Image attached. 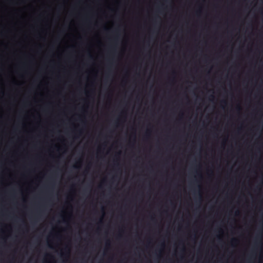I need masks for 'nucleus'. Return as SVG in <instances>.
I'll list each match as a JSON object with an SVG mask.
<instances>
[{
  "label": "nucleus",
  "instance_id": "1",
  "mask_svg": "<svg viewBox=\"0 0 263 263\" xmlns=\"http://www.w3.org/2000/svg\"><path fill=\"white\" fill-rule=\"evenodd\" d=\"M237 242V240L235 238L233 239L232 240V243H236Z\"/></svg>",
  "mask_w": 263,
  "mask_h": 263
},
{
  "label": "nucleus",
  "instance_id": "2",
  "mask_svg": "<svg viewBox=\"0 0 263 263\" xmlns=\"http://www.w3.org/2000/svg\"><path fill=\"white\" fill-rule=\"evenodd\" d=\"M89 57H90V58H91V59H92V57L91 55H90V54H89Z\"/></svg>",
  "mask_w": 263,
  "mask_h": 263
},
{
  "label": "nucleus",
  "instance_id": "3",
  "mask_svg": "<svg viewBox=\"0 0 263 263\" xmlns=\"http://www.w3.org/2000/svg\"><path fill=\"white\" fill-rule=\"evenodd\" d=\"M261 13L263 14V9H261Z\"/></svg>",
  "mask_w": 263,
  "mask_h": 263
},
{
  "label": "nucleus",
  "instance_id": "4",
  "mask_svg": "<svg viewBox=\"0 0 263 263\" xmlns=\"http://www.w3.org/2000/svg\"><path fill=\"white\" fill-rule=\"evenodd\" d=\"M105 30H108V29L107 28H105Z\"/></svg>",
  "mask_w": 263,
  "mask_h": 263
}]
</instances>
